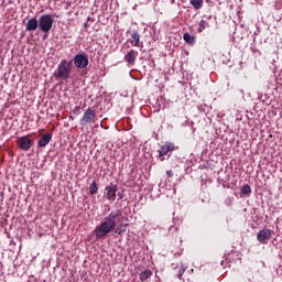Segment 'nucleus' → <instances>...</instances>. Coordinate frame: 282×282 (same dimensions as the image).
I'll return each mask as SVG.
<instances>
[{"label": "nucleus", "instance_id": "1", "mask_svg": "<svg viewBox=\"0 0 282 282\" xmlns=\"http://www.w3.org/2000/svg\"><path fill=\"white\" fill-rule=\"evenodd\" d=\"M122 210L118 209L117 212H111L108 216L104 218L101 224L97 226L94 230L96 239H105L107 235L113 232L115 235H122Z\"/></svg>", "mask_w": 282, "mask_h": 282}, {"label": "nucleus", "instance_id": "2", "mask_svg": "<svg viewBox=\"0 0 282 282\" xmlns=\"http://www.w3.org/2000/svg\"><path fill=\"white\" fill-rule=\"evenodd\" d=\"M74 64L72 59H62L54 70L53 76L56 80H69L72 78V69Z\"/></svg>", "mask_w": 282, "mask_h": 282}, {"label": "nucleus", "instance_id": "3", "mask_svg": "<svg viewBox=\"0 0 282 282\" xmlns=\"http://www.w3.org/2000/svg\"><path fill=\"white\" fill-rule=\"evenodd\" d=\"M82 127H87L89 124H96L98 122V117L96 115V109L88 107L83 117L79 120Z\"/></svg>", "mask_w": 282, "mask_h": 282}, {"label": "nucleus", "instance_id": "4", "mask_svg": "<svg viewBox=\"0 0 282 282\" xmlns=\"http://www.w3.org/2000/svg\"><path fill=\"white\" fill-rule=\"evenodd\" d=\"M54 25V20L50 14H42L39 19V29L41 32L47 34Z\"/></svg>", "mask_w": 282, "mask_h": 282}, {"label": "nucleus", "instance_id": "5", "mask_svg": "<svg viewBox=\"0 0 282 282\" xmlns=\"http://www.w3.org/2000/svg\"><path fill=\"white\" fill-rule=\"evenodd\" d=\"M30 138H32V134H28L18 139V147L21 149V151H28L29 149H32L34 141H32Z\"/></svg>", "mask_w": 282, "mask_h": 282}, {"label": "nucleus", "instance_id": "6", "mask_svg": "<svg viewBox=\"0 0 282 282\" xmlns=\"http://www.w3.org/2000/svg\"><path fill=\"white\" fill-rule=\"evenodd\" d=\"M173 151H175V143H172L170 141L165 142L159 150L160 161L164 162V155H169V153H173Z\"/></svg>", "mask_w": 282, "mask_h": 282}, {"label": "nucleus", "instance_id": "7", "mask_svg": "<svg viewBox=\"0 0 282 282\" xmlns=\"http://www.w3.org/2000/svg\"><path fill=\"white\" fill-rule=\"evenodd\" d=\"M74 65L78 69H85V67L89 65V58L84 54L76 55L74 58Z\"/></svg>", "mask_w": 282, "mask_h": 282}, {"label": "nucleus", "instance_id": "8", "mask_svg": "<svg viewBox=\"0 0 282 282\" xmlns=\"http://www.w3.org/2000/svg\"><path fill=\"white\" fill-rule=\"evenodd\" d=\"M273 232L272 229H262L258 232L257 240L259 243H268L269 239H272Z\"/></svg>", "mask_w": 282, "mask_h": 282}, {"label": "nucleus", "instance_id": "9", "mask_svg": "<svg viewBox=\"0 0 282 282\" xmlns=\"http://www.w3.org/2000/svg\"><path fill=\"white\" fill-rule=\"evenodd\" d=\"M171 270H173L174 276H177V279L182 280L184 272H186V265H184V262H173L171 264Z\"/></svg>", "mask_w": 282, "mask_h": 282}, {"label": "nucleus", "instance_id": "10", "mask_svg": "<svg viewBox=\"0 0 282 282\" xmlns=\"http://www.w3.org/2000/svg\"><path fill=\"white\" fill-rule=\"evenodd\" d=\"M128 42L130 43V45H132V47H144V43L140 42V33H138V31L135 30L132 31Z\"/></svg>", "mask_w": 282, "mask_h": 282}, {"label": "nucleus", "instance_id": "11", "mask_svg": "<svg viewBox=\"0 0 282 282\" xmlns=\"http://www.w3.org/2000/svg\"><path fill=\"white\" fill-rule=\"evenodd\" d=\"M105 191L107 199L109 202H116V193H118V185H113V183H111L110 185L106 186Z\"/></svg>", "mask_w": 282, "mask_h": 282}, {"label": "nucleus", "instance_id": "12", "mask_svg": "<svg viewBox=\"0 0 282 282\" xmlns=\"http://www.w3.org/2000/svg\"><path fill=\"white\" fill-rule=\"evenodd\" d=\"M124 61L128 63V65H135V59L138 58V51L135 50H130L126 55H124Z\"/></svg>", "mask_w": 282, "mask_h": 282}, {"label": "nucleus", "instance_id": "13", "mask_svg": "<svg viewBox=\"0 0 282 282\" xmlns=\"http://www.w3.org/2000/svg\"><path fill=\"white\" fill-rule=\"evenodd\" d=\"M50 142H52V132L44 133L41 135L40 140L37 141V147H40V149H43L47 147Z\"/></svg>", "mask_w": 282, "mask_h": 282}, {"label": "nucleus", "instance_id": "14", "mask_svg": "<svg viewBox=\"0 0 282 282\" xmlns=\"http://www.w3.org/2000/svg\"><path fill=\"white\" fill-rule=\"evenodd\" d=\"M25 30L26 32H34L35 30H39V20H36V18L28 20Z\"/></svg>", "mask_w": 282, "mask_h": 282}, {"label": "nucleus", "instance_id": "15", "mask_svg": "<svg viewBox=\"0 0 282 282\" xmlns=\"http://www.w3.org/2000/svg\"><path fill=\"white\" fill-rule=\"evenodd\" d=\"M183 39H184L185 43H187L188 45H195V36L191 35L188 33H184Z\"/></svg>", "mask_w": 282, "mask_h": 282}, {"label": "nucleus", "instance_id": "16", "mask_svg": "<svg viewBox=\"0 0 282 282\" xmlns=\"http://www.w3.org/2000/svg\"><path fill=\"white\" fill-rule=\"evenodd\" d=\"M153 275V272L151 270H145L140 274V281L144 282Z\"/></svg>", "mask_w": 282, "mask_h": 282}, {"label": "nucleus", "instance_id": "17", "mask_svg": "<svg viewBox=\"0 0 282 282\" xmlns=\"http://www.w3.org/2000/svg\"><path fill=\"white\" fill-rule=\"evenodd\" d=\"M189 3L195 8V10H202L204 6V0H189Z\"/></svg>", "mask_w": 282, "mask_h": 282}, {"label": "nucleus", "instance_id": "18", "mask_svg": "<svg viewBox=\"0 0 282 282\" xmlns=\"http://www.w3.org/2000/svg\"><path fill=\"white\" fill-rule=\"evenodd\" d=\"M89 193L91 195H96L98 193V183H96V181H94L90 186H89Z\"/></svg>", "mask_w": 282, "mask_h": 282}, {"label": "nucleus", "instance_id": "19", "mask_svg": "<svg viewBox=\"0 0 282 282\" xmlns=\"http://www.w3.org/2000/svg\"><path fill=\"white\" fill-rule=\"evenodd\" d=\"M172 253L174 254L175 259H178L182 254H184V249L181 247L172 249Z\"/></svg>", "mask_w": 282, "mask_h": 282}, {"label": "nucleus", "instance_id": "20", "mask_svg": "<svg viewBox=\"0 0 282 282\" xmlns=\"http://www.w3.org/2000/svg\"><path fill=\"white\" fill-rule=\"evenodd\" d=\"M241 193L242 195H250V193H252V188L250 187V185L246 184L242 186Z\"/></svg>", "mask_w": 282, "mask_h": 282}, {"label": "nucleus", "instance_id": "21", "mask_svg": "<svg viewBox=\"0 0 282 282\" xmlns=\"http://www.w3.org/2000/svg\"><path fill=\"white\" fill-rule=\"evenodd\" d=\"M206 30V22L202 20L199 22L198 32H204Z\"/></svg>", "mask_w": 282, "mask_h": 282}, {"label": "nucleus", "instance_id": "22", "mask_svg": "<svg viewBox=\"0 0 282 282\" xmlns=\"http://www.w3.org/2000/svg\"><path fill=\"white\" fill-rule=\"evenodd\" d=\"M166 176L167 177H173V171L172 170H167L166 171Z\"/></svg>", "mask_w": 282, "mask_h": 282}, {"label": "nucleus", "instance_id": "23", "mask_svg": "<svg viewBox=\"0 0 282 282\" xmlns=\"http://www.w3.org/2000/svg\"><path fill=\"white\" fill-rule=\"evenodd\" d=\"M87 25H88V24H87V23H85V24H84V28H87Z\"/></svg>", "mask_w": 282, "mask_h": 282}]
</instances>
